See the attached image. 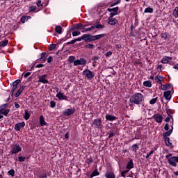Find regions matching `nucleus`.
I'll list each match as a JSON object with an SVG mask.
<instances>
[{
	"label": "nucleus",
	"mask_w": 178,
	"mask_h": 178,
	"mask_svg": "<svg viewBox=\"0 0 178 178\" xmlns=\"http://www.w3.org/2000/svg\"><path fill=\"white\" fill-rule=\"evenodd\" d=\"M88 163H91V162H94V159H92V157H90L87 159Z\"/></svg>",
	"instance_id": "obj_64"
},
{
	"label": "nucleus",
	"mask_w": 178,
	"mask_h": 178,
	"mask_svg": "<svg viewBox=\"0 0 178 178\" xmlns=\"http://www.w3.org/2000/svg\"><path fill=\"white\" fill-rule=\"evenodd\" d=\"M165 140L167 147H173V144L170 142V138H165Z\"/></svg>",
	"instance_id": "obj_31"
},
{
	"label": "nucleus",
	"mask_w": 178,
	"mask_h": 178,
	"mask_svg": "<svg viewBox=\"0 0 178 178\" xmlns=\"http://www.w3.org/2000/svg\"><path fill=\"white\" fill-rule=\"evenodd\" d=\"M106 34L102 33L99 35H90V34H86V40L85 42H92V41H97V40H101V38H104Z\"/></svg>",
	"instance_id": "obj_2"
},
{
	"label": "nucleus",
	"mask_w": 178,
	"mask_h": 178,
	"mask_svg": "<svg viewBox=\"0 0 178 178\" xmlns=\"http://www.w3.org/2000/svg\"><path fill=\"white\" fill-rule=\"evenodd\" d=\"M83 74L88 79V80H91L92 79H94L95 77V74H93L92 71L86 69L83 71Z\"/></svg>",
	"instance_id": "obj_3"
},
{
	"label": "nucleus",
	"mask_w": 178,
	"mask_h": 178,
	"mask_svg": "<svg viewBox=\"0 0 178 178\" xmlns=\"http://www.w3.org/2000/svg\"><path fill=\"white\" fill-rule=\"evenodd\" d=\"M143 86L145 87L151 88V87H152V83L149 81H145L143 82Z\"/></svg>",
	"instance_id": "obj_36"
},
{
	"label": "nucleus",
	"mask_w": 178,
	"mask_h": 178,
	"mask_svg": "<svg viewBox=\"0 0 178 178\" xmlns=\"http://www.w3.org/2000/svg\"><path fill=\"white\" fill-rule=\"evenodd\" d=\"M22 151V147L19 145H16L14 147H13V149L11 150V154H19Z\"/></svg>",
	"instance_id": "obj_11"
},
{
	"label": "nucleus",
	"mask_w": 178,
	"mask_h": 178,
	"mask_svg": "<svg viewBox=\"0 0 178 178\" xmlns=\"http://www.w3.org/2000/svg\"><path fill=\"white\" fill-rule=\"evenodd\" d=\"M8 174L12 177H15V170L11 169L8 172Z\"/></svg>",
	"instance_id": "obj_45"
},
{
	"label": "nucleus",
	"mask_w": 178,
	"mask_h": 178,
	"mask_svg": "<svg viewBox=\"0 0 178 178\" xmlns=\"http://www.w3.org/2000/svg\"><path fill=\"white\" fill-rule=\"evenodd\" d=\"M166 112L168 116H170L172 119H173V117H172V115H173V111L168 109L166 111Z\"/></svg>",
	"instance_id": "obj_54"
},
{
	"label": "nucleus",
	"mask_w": 178,
	"mask_h": 178,
	"mask_svg": "<svg viewBox=\"0 0 178 178\" xmlns=\"http://www.w3.org/2000/svg\"><path fill=\"white\" fill-rule=\"evenodd\" d=\"M39 60L40 62H45L47 60V52H42L40 54V58Z\"/></svg>",
	"instance_id": "obj_18"
},
{
	"label": "nucleus",
	"mask_w": 178,
	"mask_h": 178,
	"mask_svg": "<svg viewBox=\"0 0 178 178\" xmlns=\"http://www.w3.org/2000/svg\"><path fill=\"white\" fill-rule=\"evenodd\" d=\"M8 44H9V40H4L0 42V47H6L8 45Z\"/></svg>",
	"instance_id": "obj_32"
},
{
	"label": "nucleus",
	"mask_w": 178,
	"mask_h": 178,
	"mask_svg": "<svg viewBox=\"0 0 178 178\" xmlns=\"http://www.w3.org/2000/svg\"><path fill=\"white\" fill-rule=\"evenodd\" d=\"M45 65L44 64H38L35 67L40 69L41 67H44Z\"/></svg>",
	"instance_id": "obj_61"
},
{
	"label": "nucleus",
	"mask_w": 178,
	"mask_h": 178,
	"mask_svg": "<svg viewBox=\"0 0 178 178\" xmlns=\"http://www.w3.org/2000/svg\"><path fill=\"white\" fill-rule=\"evenodd\" d=\"M169 127H170L169 124L166 123L164 127V130H166V131L169 130Z\"/></svg>",
	"instance_id": "obj_63"
},
{
	"label": "nucleus",
	"mask_w": 178,
	"mask_h": 178,
	"mask_svg": "<svg viewBox=\"0 0 178 178\" xmlns=\"http://www.w3.org/2000/svg\"><path fill=\"white\" fill-rule=\"evenodd\" d=\"M48 176H51V172H45L40 176V178H47Z\"/></svg>",
	"instance_id": "obj_40"
},
{
	"label": "nucleus",
	"mask_w": 178,
	"mask_h": 178,
	"mask_svg": "<svg viewBox=\"0 0 178 178\" xmlns=\"http://www.w3.org/2000/svg\"><path fill=\"white\" fill-rule=\"evenodd\" d=\"M56 98H58V99H60V101H67V96L63 95V93L59 92L56 94Z\"/></svg>",
	"instance_id": "obj_14"
},
{
	"label": "nucleus",
	"mask_w": 178,
	"mask_h": 178,
	"mask_svg": "<svg viewBox=\"0 0 178 178\" xmlns=\"http://www.w3.org/2000/svg\"><path fill=\"white\" fill-rule=\"evenodd\" d=\"M111 55H112V51H107V52L106 53L105 56H106V58H109V56H111Z\"/></svg>",
	"instance_id": "obj_59"
},
{
	"label": "nucleus",
	"mask_w": 178,
	"mask_h": 178,
	"mask_svg": "<svg viewBox=\"0 0 178 178\" xmlns=\"http://www.w3.org/2000/svg\"><path fill=\"white\" fill-rule=\"evenodd\" d=\"M40 126H45L47 124V122H45V119L44 118L43 115H41L40 117Z\"/></svg>",
	"instance_id": "obj_28"
},
{
	"label": "nucleus",
	"mask_w": 178,
	"mask_h": 178,
	"mask_svg": "<svg viewBox=\"0 0 178 178\" xmlns=\"http://www.w3.org/2000/svg\"><path fill=\"white\" fill-rule=\"evenodd\" d=\"M29 19H31V16L24 15L21 17V22L22 23H26Z\"/></svg>",
	"instance_id": "obj_25"
},
{
	"label": "nucleus",
	"mask_w": 178,
	"mask_h": 178,
	"mask_svg": "<svg viewBox=\"0 0 178 178\" xmlns=\"http://www.w3.org/2000/svg\"><path fill=\"white\" fill-rule=\"evenodd\" d=\"M169 60H172V57L165 56L161 60V63H169Z\"/></svg>",
	"instance_id": "obj_26"
},
{
	"label": "nucleus",
	"mask_w": 178,
	"mask_h": 178,
	"mask_svg": "<svg viewBox=\"0 0 178 178\" xmlns=\"http://www.w3.org/2000/svg\"><path fill=\"white\" fill-rule=\"evenodd\" d=\"M172 91L168 90L163 92V97L167 101H170L172 99Z\"/></svg>",
	"instance_id": "obj_16"
},
{
	"label": "nucleus",
	"mask_w": 178,
	"mask_h": 178,
	"mask_svg": "<svg viewBox=\"0 0 178 178\" xmlns=\"http://www.w3.org/2000/svg\"><path fill=\"white\" fill-rule=\"evenodd\" d=\"M75 40L76 41H81L82 40H83L86 42V34H84L83 36L78 38Z\"/></svg>",
	"instance_id": "obj_48"
},
{
	"label": "nucleus",
	"mask_w": 178,
	"mask_h": 178,
	"mask_svg": "<svg viewBox=\"0 0 178 178\" xmlns=\"http://www.w3.org/2000/svg\"><path fill=\"white\" fill-rule=\"evenodd\" d=\"M113 136H115V133L113 132V131H110V132L108 133V138L113 137Z\"/></svg>",
	"instance_id": "obj_58"
},
{
	"label": "nucleus",
	"mask_w": 178,
	"mask_h": 178,
	"mask_svg": "<svg viewBox=\"0 0 178 178\" xmlns=\"http://www.w3.org/2000/svg\"><path fill=\"white\" fill-rule=\"evenodd\" d=\"M81 33L80 31H74L72 32V37H77V35H80Z\"/></svg>",
	"instance_id": "obj_51"
},
{
	"label": "nucleus",
	"mask_w": 178,
	"mask_h": 178,
	"mask_svg": "<svg viewBox=\"0 0 178 178\" xmlns=\"http://www.w3.org/2000/svg\"><path fill=\"white\" fill-rule=\"evenodd\" d=\"M76 39L71 40L70 42H67V45H69L70 44H76Z\"/></svg>",
	"instance_id": "obj_60"
},
{
	"label": "nucleus",
	"mask_w": 178,
	"mask_h": 178,
	"mask_svg": "<svg viewBox=\"0 0 178 178\" xmlns=\"http://www.w3.org/2000/svg\"><path fill=\"white\" fill-rule=\"evenodd\" d=\"M83 27H84V25L83 24H76L74 25V29H75L76 30H83ZM73 29V28H71Z\"/></svg>",
	"instance_id": "obj_27"
},
{
	"label": "nucleus",
	"mask_w": 178,
	"mask_h": 178,
	"mask_svg": "<svg viewBox=\"0 0 178 178\" xmlns=\"http://www.w3.org/2000/svg\"><path fill=\"white\" fill-rule=\"evenodd\" d=\"M38 83H42V84H48L49 81L47 79V74L41 75L38 77Z\"/></svg>",
	"instance_id": "obj_10"
},
{
	"label": "nucleus",
	"mask_w": 178,
	"mask_h": 178,
	"mask_svg": "<svg viewBox=\"0 0 178 178\" xmlns=\"http://www.w3.org/2000/svg\"><path fill=\"white\" fill-rule=\"evenodd\" d=\"M155 81H156V83H158L159 84H161L162 85V81H163V76H161V75H157L155 77Z\"/></svg>",
	"instance_id": "obj_19"
},
{
	"label": "nucleus",
	"mask_w": 178,
	"mask_h": 178,
	"mask_svg": "<svg viewBox=\"0 0 178 178\" xmlns=\"http://www.w3.org/2000/svg\"><path fill=\"white\" fill-rule=\"evenodd\" d=\"M36 10H37V6H31L29 8V11L30 12H35Z\"/></svg>",
	"instance_id": "obj_49"
},
{
	"label": "nucleus",
	"mask_w": 178,
	"mask_h": 178,
	"mask_svg": "<svg viewBox=\"0 0 178 178\" xmlns=\"http://www.w3.org/2000/svg\"><path fill=\"white\" fill-rule=\"evenodd\" d=\"M95 176H99V172L98 169L95 170L90 175V178L95 177Z\"/></svg>",
	"instance_id": "obj_34"
},
{
	"label": "nucleus",
	"mask_w": 178,
	"mask_h": 178,
	"mask_svg": "<svg viewBox=\"0 0 178 178\" xmlns=\"http://www.w3.org/2000/svg\"><path fill=\"white\" fill-rule=\"evenodd\" d=\"M118 22L116 18H113V17L110 16L108 18V24L111 26H115V24H118Z\"/></svg>",
	"instance_id": "obj_12"
},
{
	"label": "nucleus",
	"mask_w": 178,
	"mask_h": 178,
	"mask_svg": "<svg viewBox=\"0 0 178 178\" xmlns=\"http://www.w3.org/2000/svg\"><path fill=\"white\" fill-rule=\"evenodd\" d=\"M108 12H111L110 16L113 17V16H116L118 15V12L119 11V7H115L113 8H108Z\"/></svg>",
	"instance_id": "obj_9"
},
{
	"label": "nucleus",
	"mask_w": 178,
	"mask_h": 178,
	"mask_svg": "<svg viewBox=\"0 0 178 178\" xmlns=\"http://www.w3.org/2000/svg\"><path fill=\"white\" fill-rule=\"evenodd\" d=\"M24 161H26V157L18 156V161L19 162H24Z\"/></svg>",
	"instance_id": "obj_56"
},
{
	"label": "nucleus",
	"mask_w": 178,
	"mask_h": 178,
	"mask_svg": "<svg viewBox=\"0 0 178 178\" xmlns=\"http://www.w3.org/2000/svg\"><path fill=\"white\" fill-rule=\"evenodd\" d=\"M133 168H134V163H133V160L131 159V160H129V161L128 162V163L127 165V169L130 170V169H133Z\"/></svg>",
	"instance_id": "obj_22"
},
{
	"label": "nucleus",
	"mask_w": 178,
	"mask_h": 178,
	"mask_svg": "<svg viewBox=\"0 0 178 178\" xmlns=\"http://www.w3.org/2000/svg\"><path fill=\"white\" fill-rule=\"evenodd\" d=\"M154 151L152 149L150 151L149 153H147L145 158L146 159H148V158H149V156H151V155H152V154H154Z\"/></svg>",
	"instance_id": "obj_55"
},
{
	"label": "nucleus",
	"mask_w": 178,
	"mask_h": 178,
	"mask_svg": "<svg viewBox=\"0 0 178 178\" xmlns=\"http://www.w3.org/2000/svg\"><path fill=\"white\" fill-rule=\"evenodd\" d=\"M9 112H10V110L9 109L3 110L1 115H4V116H8V115H9Z\"/></svg>",
	"instance_id": "obj_44"
},
{
	"label": "nucleus",
	"mask_w": 178,
	"mask_h": 178,
	"mask_svg": "<svg viewBox=\"0 0 178 178\" xmlns=\"http://www.w3.org/2000/svg\"><path fill=\"white\" fill-rule=\"evenodd\" d=\"M56 48V44H50L49 46V51H54V49H55Z\"/></svg>",
	"instance_id": "obj_50"
},
{
	"label": "nucleus",
	"mask_w": 178,
	"mask_h": 178,
	"mask_svg": "<svg viewBox=\"0 0 178 178\" xmlns=\"http://www.w3.org/2000/svg\"><path fill=\"white\" fill-rule=\"evenodd\" d=\"M8 106V104H4L1 106H0V111H3L6 109V107Z\"/></svg>",
	"instance_id": "obj_46"
},
{
	"label": "nucleus",
	"mask_w": 178,
	"mask_h": 178,
	"mask_svg": "<svg viewBox=\"0 0 178 178\" xmlns=\"http://www.w3.org/2000/svg\"><path fill=\"white\" fill-rule=\"evenodd\" d=\"M121 0H117L116 2L113 3V4H111L110 6L111 8H113V6H116V5H119V3H120Z\"/></svg>",
	"instance_id": "obj_52"
},
{
	"label": "nucleus",
	"mask_w": 178,
	"mask_h": 178,
	"mask_svg": "<svg viewBox=\"0 0 178 178\" xmlns=\"http://www.w3.org/2000/svg\"><path fill=\"white\" fill-rule=\"evenodd\" d=\"M85 48H86V49H94V48H95V45L89 43L85 45Z\"/></svg>",
	"instance_id": "obj_37"
},
{
	"label": "nucleus",
	"mask_w": 178,
	"mask_h": 178,
	"mask_svg": "<svg viewBox=\"0 0 178 178\" xmlns=\"http://www.w3.org/2000/svg\"><path fill=\"white\" fill-rule=\"evenodd\" d=\"M138 149V144H134L132 145V151H134V152H137Z\"/></svg>",
	"instance_id": "obj_42"
},
{
	"label": "nucleus",
	"mask_w": 178,
	"mask_h": 178,
	"mask_svg": "<svg viewBox=\"0 0 178 178\" xmlns=\"http://www.w3.org/2000/svg\"><path fill=\"white\" fill-rule=\"evenodd\" d=\"M173 133V129H170L168 131L163 133V137L164 138H169V136Z\"/></svg>",
	"instance_id": "obj_23"
},
{
	"label": "nucleus",
	"mask_w": 178,
	"mask_h": 178,
	"mask_svg": "<svg viewBox=\"0 0 178 178\" xmlns=\"http://www.w3.org/2000/svg\"><path fill=\"white\" fill-rule=\"evenodd\" d=\"M87 65V60L83 58H81L80 59L75 60L74 62V66H86Z\"/></svg>",
	"instance_id": "obj_5"
},
{
	"label": "nucleus",
	"mask_w": 178,
	"mask_h": 178,
	"mask_svg": "<svg viewBox=\"0 0 178 178\" xmlns=\"http://www.w3.org/2000/svg\"><path fill=\"white\" fill-rule=\"evenodd\" d=\"M23 74H24V77L25 78V79H27V77H29V76H30L31 74V72H23L22 73V76H23Z\"/></svg>",
	"instance_id": "obj_57"
},
{
	"label": "nucleus",
	"mask_w": 178,
	"mask_h": 178,
	"mask_svg": "<svg viewBox=\"0 0 178 178\" xmlns=\"http://www.w3.org/2000/svg\"><path fill=\"white\" fill-rule=\"evenodd\" d=\"M92 124L96 129H102V120L100 118L95 119L92 121Z\"/></svg>",
	"instance_id": "obj_6"
},
{
	"label": "nucleus",
	"mask_w": 178,
	"mask_h": 178,
	"mask_svg": "<svg viewBox=\"0 0 178 178\" xmlns=\"http://www.w3.org/2000/svg\"><path fill=\"white\" fill-rule=\"evenodd\" d=\"M94 30V27L92 26L90 28H84V26L82 28V33H87L88 31H92Z\"/></svg>",
	"instance_id": "obj_30"
},
{
	"label": "nucleus",
	"mask_w": 178,
	"mask_h": 178,
	"mask_svg": "<svg viewBox=\"0 0 178 178\" xmlns=\"http://www.w3.org/2000/svg\"><path fill=\"white\" fill-rule=\"evenodd\" d=\"M156 99H158V97L152 99L149 101L150 105H154V104L156 103Z\"/></svg>",
	"instance_id": "obj_47"
},
{
	"label": "nucleus",
	"mask_w": 178,
	"mask_h": 178,
	"mask_svg": "<svg viewBox=\"0 0 178 178\" xmlns=\"http://www.w3.org/2000/svg\"><path fill=\"white\" fill-rule=\"evenodd\" d=\"M172 16L175 17V19H178V7H176L172 11Z\"/></svg>",
	"instance_id": "obj_33"
},
{
	"label": "nucleus",
	"mask_w": 178,
	"mask_h": 178,
	"mask_svg": "<svg viewBox=\"0 0 178 178\" xmlns=\"http://www.w3.org/2000/svg\"><path fill=\"white\" fill-rule=\"evenodd\" d=\"M21 82L22 81L20 79H17L13 82V88L11 89L10 92L11 97H13V92H15V91L17 90V86H19V84H20Z\"/></svg>",
	"instance_id": "obj_7"
},
{
	"label": "nucleus",
	"mask_w": 178,
	"mask_h": 178,
	"mask_svg": "<svg viewBox=\"0 0 178 178\" xmlns=\"http://www.w3.org/2000/svg\"><path fill=\"white\" fill-rule=\"evenodd\" d=\"M161 38H163L166 41V40H169L170 35L168 32L162 33L161 34Z\"/></svg>",
	"instance_id": "obj_20"
},
{
	"label": "nucleus",
	"mask_w": 178,
	"mask_h": 178,
	"mask_svg": "<svg viewBox=\"0 0 178 178\" xmlns=\"http://www.w3.org/2000/svg\"><path fill=\"white\" fill-rule=\"evenodd\" d=\"M144 101V96L141 93H135L130 98L131 104H135L136 105H140Z\"/></svg>",
	"instance_id": "obj_1"
},
{
	"label": "nucleus",
	"mask_w": 178,
	"mask_h": 178,
	"mask_svg": "<svg viewBox=\"0 0 178 178\" xmlns=\"http://www.w3.org/2000/svg\"><path fill=\"white\" fill-rule=\"evenodd\" d=\"M52 60H53L52 56H49V58H47V63H51V62H52Z\"/></svg>",
	"instance_id": "obj_62"
},
{
	"label": "nucleus",
	"mask_w": 178,
	"mask_h": 178,
	"mask_svg": "<svg viewBox=\"0 0 178 178\" xmlns=\"http://www.w3.org/2000/svg\"><path fill=\"white\" fill-rule=\"evenodd\" d=\"M168 163L169 165H171V166L176 168L178 163V156H171L168 160Z\"/></svg>",
	"instance_id": "obj_4"
},
{
	"label": "nucleus",
	"mask_w": 178,
	"mask_h": 178,
	"mask_svg": "<svg viewBox=\"0 0 178 178\" xmlns=\"http://www.w3.org/2000/svg\"><path fill=\"white\" fill-rule=\"evenodd\" d=\"M25 126L26 123H24V122H19L15 124V129L17 130V131H20V130H22V128L24 127Z\"/></svg>",
	"instance_id": "obj_13"
},
{
	"label": "nucleus",
	"mask_w": 178,
	"mask_h": 178,
	"mask_svg": "<svg viewBox=\"0 0 178 178\" xmlns=\"http://www.w3.org/2000/svg\"><path fill=\"white\" fill-rule=\"evenodd\" d=\"M106 178H116V175L113 172H108L105 174Z\"/></svg>",
	"instance_id": "obj_24"
},
{
	"label": "nucleus",
	"mask_w": 178,
	"mask_h": 178,
	"mask_svg": "<svg viewBox=\"0 0 178 178\" xmlns=\"http://www.w3.org/2000/svg\"><path fill=\"white\" fill-rule=\"evenodd\" d=\"M56 106V102L55 101L50 102V108H55Z\"/></svg>",
	"instance_id": "obj_53"
},
{
	"label": "nucleus",
	"mask_w": 178,
	"mask_h": 178,
	"mask_svg": "<svg viewBox=\"0 0 178 178\" xmlns=\"http://www.w3.org/2000/svg\"><path fill=\"white\" fill-rule=\"evenodd\" d=\"M153 118L156 123H161L163 119V116L161 114H156L153 116Z\"/></svg>",
	"instance_id": "obj_15"
},
{
	"label": "nucleus",
	"mask_w": 178,
	"mask_h": 178,
	"mask_svg": "<svg viewBox=\"0 0 178 178\" xmlns=\"http://www.w3.org/2000/svg\"><path fill=\"white\" fill-rule=\"evenodd\" d=\"M92 27H93V30L95 29H104V25H102L101 24H97L96 25L92 26Z\"/></svg>",
	"instance_id": "obj_43"
},
{
	"label": "nucleus",
	"mask_w": 178,
	"mask_h": 178,
	"mask_svg": "<svg viewBox=\"0 0 178 178\" xmlns=\"http://www.w3.org/2000/svg\"><path fill=\"white\" fill-rule=\"evenodd\" d=\"M154 12V8L151 7H148L145 9L144 13H152Z\"/></svg>",
	"instance_id": "obj_39"
},
{
	"label": "nucleus",
	"mask_w": 178,
	"mask_h": 178,
	"mask_svg": "<svg viewBox=\"0 0 178 178\" xmlns=\"http://www.w3.org/2000/svg\"><path fill=\"white\" fill-rule=\"evenodd\" d=\"M170 83H168L166 85L161 84V90L166 91V90H169V88H170Z\"/></svg>",
	"instance_id": "obj_29"
},
{
	"label": "nucleus",
	"mask_w": 178,
	"mask_h": 178,
	"mask_svg": "<svg viewBox=\"0 0 178 178\" xmlns=\"http://www.w3.org/2000/svg\"><path fill=\"white\" fill-rule=\"evenodd\" d=\"M74 112H76V108H67L63 112V114L64 116H70V115H73Z\"/></svg>",
	"instance_id": "obj_8"
},
{
	"label": "nucleus",
	"mask_w": 178,
	"mask_h": 178,
	"mask_svg": "<svg viewBox=\"0 0 178 178\" xmlns=\"http://www.w3.org/2000/svg\"><path fill=\"white\" fill-rule=\"evenodd\" d=\"M24 119H25V120H29V119H30V113H29V111L27 110H24Z\"/></svg>",
	"instance_id": "obj_35"
},
{
	"label": "nucleus",
	"mask_w": 178,
	"mask_h": 178,
	"mask_svg": "<svg viewBox=\"0 0 178 178\" xmlns=\"http://www.w3.org/2000/svg\"><path fill=\"white\" fill-rule=\"evenodd\" d=\"M106 120H109V122H113V120H116V117L113 115H111L109 114L106 115Z\"/></svg>",
	"instance_id": "obj_21"
},
{
	"label": "nucleus",
	"mask_w": 178,
	"mask_h": 178,
	"mask_svg": "<svg viewBox=\"0 0 178 178\" xmlns=\"http://www.w3.org/2000/svg\"><path fill=\"white\" fill-rule=\"evenodd\" d=\"M75 59H76V57L74 56H70L68 58V62H70V63H74Z\"/></svg>",
	"instance_id": "obj_41"
},
{
	"label": "nucleus",
	"mask_w": 178,
	"mask_h": 178,
	"mask_svg": "<svg viewBox=\"0 0 178 178\" xmlns=\"http://www.w3.org/2000/svg\"><path fill=\"white\" fill-rule=\"evenodd\" d=\"M24 88H26V86H22L19 87V89L17 90V92L15 95V98H17L20 95V94L23 92V91L24 90Z\"/></svg>",
	"instance_id": "obj_17"
},
{
	"label": "nucleus",
	"mask_w": 178,
	"mask_h": 178,
	"mask_svg": "<svg viewBox=\"0 0 178 178\" xmlns=\"http://www.w3.org/2000/svg\"><path fill=\"white\" fill-rule=\"evenodd\" d=\"M55 31L57 34H60L62 33V26H56L55 28Z\"/></svg>",
	"instance_id": "obj_38"
}]
</instances>
